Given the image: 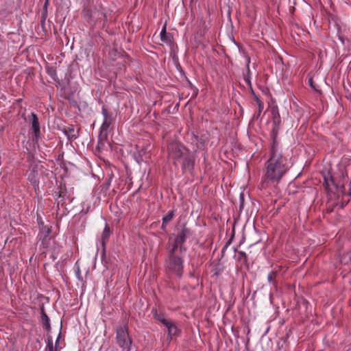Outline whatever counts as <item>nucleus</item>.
Masks as SVG:
<instances>
[{
    "label": "nucleus",
    "mask_w": 351,
    "mask_h": 351,
    "mask_svg": "<svg viewBox=\"0 0 351 351\" xmlns=\"http://www.w3.org/2000/svg\"><path fill=\"white\" fill-rule=\"evenodd\" d=\"M289 169L288 160L276 140L271 147L270 157L265 163V171L261 183L262 188L275 186Z\"/></svg>",
    "instance_id": "obj_1"
},
{
    "label": "nucleus",
    "mask_w": 351,
    "mask_h": 351,
    "mask_svg": "<svg viewBox=\"0 0 351 351\" xmlns=\"http://www.w3.org/2000/svg\"><path fill=\"white\" fill-rule=\"evenodd\" d=\"M168 156L175 165H181L184 171H191L194 166V158L184 145L178 142L169 144Z\"/></svg>",
    "instance_id": "obj_2"
},
{
    "label": "nucleus",
    "mask_w": 351,
    "mask_h": 351,
    "mask_svg": "<svg viewBox=\"0 0 351 351\" xmlns=\"http://www.w3.org/2000/svg\"><path fill=\"white\" fill-rule=\"evenodd\" d=\"M184 254L179 251L169 248V254L166 260L167 269L175 273L179 277L182 276L183 271Z\"/></svg>",
    "instance_id": "obj_3"
},
{
    "label": "nucleus",
    "mask_w": 351,
    "mask_h": 351,
    "mask_svg": "<svg viewBox=\"0 0 351 351\" xmlns=\"http://www.w3.org/2000/svg\"><path fill=\"white\" fill-rule=\"evenodd\" d=\"M115 343L121 349V351L131 350L132 341L129 335L127 324L117 326Z\"/></svg>",
    "instance_id": "obj_4"
},
{
    "label": "nucleus",
    "mask_w": 351,
    "mask_h": 351,
    "mask_svg": "<svg viewBox=\"0 0 351 351\" xmlns=\"http://www.w3.org/2000/svg\"><path fill=\"white\" fill-rule=\"evenodd\" d=\"M189 234V229L184 227L182 228V230L176 236L173 243L169 245V248L178 250L180 252V253H184L186 250V248L183 246V244L186 241Z\"/></svg>",
    "instance_id": "obj_5"
},
{
    "label": "nucleus",
    "mask_w": 351,
    "mask_h": 351,
    "mask_svg": "<svg viewBox=\"0 0 351 351\" xmlns=\"http://www.w3.org/2000/svg\"><path fill=\"white\" fill-rule=\"evenodd\" d=\"M41 223L42 227L40 228V232L38 234V238L40 241V247L43 248V252H45V250L50 247L52 241V237H50L51 227L44 226L43 222Z\"/></svg>",
    "instance_id": "obj_6"
},
{
    "label": "nucleus",
    "mask_w": 351,
    "mask_h": 351,
    "mask_svg": "<svg viewBox=\"0 0 351 351\" xmlns=\"http://www.w3.org/2000/svg\"><path fill=\"white\" fill-rule=\"evenodd\" d=\"M29 119L32 125L31 129L33 133L32 140L33 141L37 142L40 135V128L38 118L35 113L32 112L29 116Z\"/></svg>",
    "instance_id": "obj_7"
},
{
    "label": "nucleus",
    "mask_w": 351,
    "mask_h": 351,
    "mask_svg": "<svg viewBox=\"0 0 351 351\" xmlns=\"http://www.w3.org/2000/svg\"><path fill=\"white\" fill-rule=\"evenodd\" d=\"M271 113L272 117L273 128L272 132L275 134L278 132L280 125L281 124V119L279 113V110L277 106H274L271 109Z\"/></svg>",
    "instance_id": "obj_8"
},
{
    "label": "nucleus",
    "mask_w": 351,
    "mask_h": 351,
    "mask_svg": "<svg viewBox=\"0 0 351 351\" xmlns=\"http://www.w3.org/2000/svg\"><path fill=\"white\" fill-rule=\"evenodd\" d=\"M101 113L104 116V121L101 129L102 130H107L112 123V117L111 114H108V110L104 106L101 108Z\"/></svg>",
    "instance_id": "obj_9"
},
{
    "label": "nucleus",
    "mask_w": 351,
    "mask_h": 351,
    "mask_svg": "<svg viewBox=\"0 0 351 351\" xmlns=\"http://www.w3.org/2000/svg\"><path fill=\"white\" fill-rule=\"evenodd\" d=\"M164 326L167 328L168 337L171 339L173 336H177L180 333V330L176 324L171 320H163Z\"/></svg>",
    "instance_id": "obj_10"
},
{
    "label": "nucleus",
    "mask_w": 351,
    "mask_h": 351,
    "mask_svg": "<svg viewBox=\"0 0 351 351\" xmlns=\"http://www.w3.org/2000/svg\"><path fill=\"white\" fill-rule=\"evenodd\" d=\"M160 40L168 45H171L173 41V36L171 33H167L166 31V25H165L160 33Z\"/></svg>",
    "instance_id": "obj_11"
},
{
    "label": "nucleus",
    "mask_w": 351,
    "mask_h": 351,
    "mask_svg": "<svg viewBox=\"0 0 351 351\" xmlns=\"http://www.w3.org/2000/svg\"><path fill=\"white\" fill-rule=\"evenodd\" d=\"M110 235V229L108 225L106 223L104 231L102 232L101 237V242L103 247L105 246L106 243L108 241L109 237Z\"/></svg>",
    "instance_id": "obj_12"
},
{
    "label": "nucleus",
    "mask_w": 351,
    "mask_h": 351,
    "mask_svg": "<svg viewBox=\"0 0 351 351\" xmlns=\"http://www.w3.org/2000/svg\"><path fill=\"white\" fill-rule=\"evenodd\" d=\"M41 321L45 326V329L49 331L51 329V325L49 322V318L47 316L44 309L41 311Z\"/></svg>",
    "instance_id": "obj_13"
},
{
    "label": "nucleus",
    "mask_w": 351,
    "mask_h": 351,
    "mask_svg": "<svg viewBox=\"0 0 351 351\" xmlns=\"http://www.w3.org/2000/svg\"><path fill=\"white\" fill-rule=\"evenodd\" d=\"M278 271L277 270L271 271L267 275V281L269 283L272 284L274 285H276L275 278L278 275Z\"/></svg>",
    "instance_id": "obj_14"
},
{
    "label": "nucleus",
    "mask_w": 351,
    "mask_h": 351,
    "mask_svg": "<svg viewBox=\"0 0 351 351\" xmlns=\"http://www.w3.org/2000/svg\"><path fill=\"white\" fill-rule=\"evenodd\" d=\"M246 62H247V73L245 76L244 80L247 84L251 85V81H250V66H249L250 62V58L249 56L246 57Z\"/></svg>",
    "instance_id": "obj_15"
},
{
    "label": "nucleus",
    "mask_w": 351,
    "mask_h": 351,
    "mask_svg": "<svg viewBox=\"0 0 351 351\" xmlns=\"http://www.w3.org/2000/svg\"><path fill=\"white\" fill-rule=\"evenodd\" d=\"M174 216H175V211L174 210L169 211L167 213V215H166L165 216H164L162 217V222H164V223H169L173 219Z\"/></svg>",
    "instance_id": "obj_16"
},
{
    "label": "nucleus",
    "mask_w": 351,
    "mask_h": 351,
    "mask_svg": "<svg viewBox=\"0 0 351 351\" xmlns=\"http://www.w3.org/2000/svg\"><path fill=\"white\" fill-rule=\"evenodd\" d=\"M46 350L47 351H58V348L53 346V339L51 336H48Z\"/></svg>",
    "instance_id": "obj_17"
},
{
    "label": "nucleus",
    "mask_w": 351,
    "mask_h": 351,
    "mask_svg": "<svg viewBox=\"0 0 351 351\" xmlns=\"http://www.w3.org/2000/svg\"><path fill=\"white\" fill-rule=\"evenodd\" d=\"M47 74L54 80H58V75L56 70L53 67H47Z\"/></svg>",
    "instance_id": "obj_18"
},
{
    "label": "nucleus",
    "mask_w": 351,
    "mask_h": 351,
    "mask_svg": "<svg viewBox=\"0 0 351 351\" xmlns=\"http://www.w3.org/2000/svg\"><path fill=\"white\" fill-rule=\"evenodd\" d=\"M154 317L158 319L160 322H161L163 325H164V322L163 320H168L167 319H166L165 317V316L163 315H161V314H158L156 311V313H154Z\"/></svg>",
    "instance_id": "obj_19"
},
{
    "label": "nucleus",
    "mask_w": 351,
    "mask_h": 351,
    "mask_svg": "<svg viewBox=\"0 0 351 351\" xmlns=\"http://www.w3.org/2000/svg\"><path fill=\"white\" fill-rule=\"evenodd\" d=\"M308 84H309V86H310L313 89H314V90H317V89H316V87H315V82H314V80H313V77H310V78L308 79Z\"/></svg>",
    "instance_id": "obj_20"
},
{
    "label": "nucleus",
    "mask_w": 351,
    "mask_h": 351,
    "mask_svg": "<svg viewBox=\"0 0 351 351\" xmlns=\"http://www.w3.org/2000/svg\"><path fill=\"white\" fill-rule=\"evenodd\" d=\"M29 180V181L32 182V185L34 186H36L38 185V181L36 180L34 178H30V177H29L28 178Z\"/></svg>",
    "instance_id": "obj_21"
},
{
    "label": "nucleus",
    "mask_w": 351,
    "mask_h": 351,
    "mask_svg": "<svg viewBox=\"0 0 351 351\" xmlns=\"http://www.w3.org/2000/svg\"><path fill=\"white\" fill-rule=\"evenodd\" d=\"M257 105L258 106V111H259V112H261L264 106L263 102L262 101H258V102L257 103Z\"/></svg>",
    "instance_id": "obj_22"
},
{
    "label": "nucleus",
    "mask_w": 351,
    "mask_h": 351,
    "mask_svg": "<svg viewBox=\"0 0 351 351\" xmlns=\"http://www.w3.org/2000/svg\"><path fill=\"white\" fill-rule=\"evenodd\" d=\"M60 332L59 333L56 340V343H55V346L54 347L56 348H58L59 347V341H60Z\"/></svg>",
    "instance_id": "obj_23"
},
{
    "label": "nucleus",
    "mask_w": 351,
    "mask_h": 351,
    "mask_svg": "<svg viewBox=\"0 0 351 351\" xmlns=\"http://www.w3.org/2000/svg\"><path fill=\"white\" fill-rule=\"evenodd\" d=\"M254 98L256 101V104L258 102V101H261L256 95H254Z\"/></svg>",
    "instance_id": "obj_24"
},
{
    "label": "nucleus",
    "mask_w": 351,
    "mask_h": 351,
    "mask_svg": "<svg viewBox=\"0 0 351 351\" xmlns=\"http://www.w3.org/2000/svg\"><path fill=\"white\" fill-rule=\"evenodd\" d=\"M239 254L243 257H246V254L244 252L240 251Z\"/></svg>",
    "instance_id": "obj_25"
},
{
    "label": "nucleus",
    "mask_w": 351,
    "mask_h": 351,
    "mask_svg": "<svg viewBox=\"0 0 351 351\" xmlns=\"http://www.w3.org/2000/svg\"><path fill=\"white\" fill-rule=\"evenodd\" d=\"M168 223H164V222H162V226H161V228L162 230H165L167 226Z\"/></svg>",
    "instance_id": "obj_26"
},
{
    "label": "nucleus",
    "mask_w": 351,
    "mask_h": 351,
    "mask_svg": "<svg viewBox=\"0 0 351 351\" xmlns=\"http://www.w3.org/2000/svg\"><path fill=\"white\" fill-rule=\"evenodd\" d=\"M104 21H107V16L105 13H102Z\"/></svg>",
    "instance_id": "obj_27"
},
{
    "label": "nucleus",
    "mask_w": 351,
    "mask_h": 351,
    "mask_svg": "<svg viewBox=\"0 0 351 351\" xmlns=\"http://www.w3.org/2000/svg\"><path fill=\"white\" fill-rule=\"evenodd\" d=\"M69 130V132H73L74 130L73 128H68Z\"/></svg>",
    "instance_id": "obj_28"
},
{
    "label": "nucleus",
    "mask_w": 351,
    "mask_h": 351,
    "mask_svg": "<svg viewBox=\"0 0 351 351\" xmlns=\"http://www.w3.org/2000/svg\"><path fill=\"white\" fill-rule=\"evenodd\" d=\"M194 0H190V3H192Z\"/></svg>",
    "instance_id": "obj_29"
}]
</instances>
